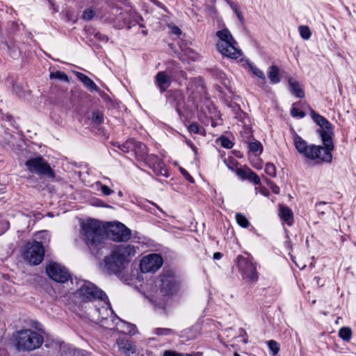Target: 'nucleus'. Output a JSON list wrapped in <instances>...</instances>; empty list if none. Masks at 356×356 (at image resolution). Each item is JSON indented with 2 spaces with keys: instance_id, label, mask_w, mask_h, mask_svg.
I'll use <instances>...</instances> for the list:
<instances>
[{
  "instance_id": "nucleus-1",
  "label": "nucleus",
  "mask_w": 356,
  "mask_h": 356,
  "mask_svg": "<svg viewBox=\"0 0 356 356\" xmlns=\"http://www.w3.org/2000/svg\"><path fill=\"white\" fill-rule=\"evenodd\" d=\"M136 254L135 247L130 244L116 245L111 255L104 259V267L108 273H118L123 270Z\"/></svg>"
},
{
  "instance_id": "nucleus-2",
  "label": "nucleus",
  "mask_w": 356,
  "mask_h": 356,
  "mask_svg": "<svg viewBox=\"0 0 356 356\" xmlns=\"http://www.w3.org/2000/svg\"><path fill=\"white\" fill-rule=\"evenodd\" d=\"M216 36L219 38L216 47L220 54L234 59L241 56V51L236 47L237 42L227 29L218 31Z\"/></svg>"
},
{
  "instance_id": "nucleus-3",
  "label": "nucleus",
  "mask_w": 356,
  "mask_h": 356,
  "mask_svg": "<svg viewBox=\"0 0 356 356\" xmlns=\"http://www.w3.org/2000/svg\"><path fill=\"white\" fill-rule=\"evenodd\" d=\"M81 234L88 246L92 247L100 245L105 234V226L96 220H88L81 225Z\"/></svg>"
},
{
  "instance_id": "nucleus-4",
  "label": "nucleus",
  "mask_w": 356,
  "mask_h": 356,
  "mask_svg": "<svg viewBox=\"0 0 356 356\" xmlns=\"http://www.w3.org/2000/svg\"><path fill=\"white\" fill-rule=\"evenodd\" d=\"M15 341L18 350L31 351L42 344L43 337L33 330L26 329L17 332Z\"/></svg>"
},
{
  "instance_id": "nucleus-5",
  "label": "nucleus",
  "mask_w": 356,
  "mask_h": 356,
  "mask_svg": "<svg viewBox=\"0 0 356 356\" xmlns=\"http://www.w3.org/2000/svg\"><path fill=\"white\" fill-rule=\"evenodd\" d=\"M236 264L243 280L249 283L257 282L259 273L257 270V263L254 261L252 257L238 255L236 257Z\"/></svg>"
},
{
  "instance_id": "nucleus-6",
  "label": "nucleus",
  "mask_w": 356,
  "mask_h": 356,
  "mask_svg": "<svg viewBox=\"0 0 356 356\" xmlns=\"http://www.w3.org/2000/svg\"><path fill=\"white\" fill-rule=\"evenodd\" d=\"M294 145L300 154L311 160L317 159L323 161L324 147L319 145H308L307 142L303 140L296 133L293 134Z\"/></svg>"
},
{
  "instance_id": "nucleus-7",
  "label": "nucleus",
  "mask_w": 356,
  "mask_h": 356,
  "mask_svg": "<svg viewBox=\"0 0 356 356\" xmlns=\"http://www.w3.org/2000/svg\"><path fill=\"white\" fill-rule=\"evenodd\" d=\"M317 132L320 134L321 140L324 145L323 161L330 163L332 159L331 152L334 149L332 142L333 129L332 124L328 122V124L323 123Z\"/></svg>"
},
{
  "instance_id": "nucleus-8",
  "label": "nucleus",
  "mask_w": 356,
  "mask_h": 356,
  "mask_svg": "<svg viewBox=\"0 0 356 356\" xmlns=\"http://www.w3.org/2000/svg\"><path fill=\"white\" fill-rule=\"evenodd\" d=\"M105 233L114 241H127L131 237V230L120 222H106Z\"/></svg>"
},
{
  "instance_id": "nucleus-9",
  "label": "nucleus",
  "mask_w": 356,
  "mask_h": 356,
  "mask_svg": "<svg viewBox=\"0 0 356 356\" xmlns=\"http://www.w3.org/2000/svg\"><path fill=\"white\" fill-rule=\"evenodd\" d=\"M44 255V249L41 243L32 241L26 243L23 253L24 259L33 265H38L42 262Z\"/></svg>"
},
{
  "instance_id": "nucleus-10",
  "label": "nucleus",
  "mask_w": 356,
  "mask_h": 356,
  "mask_svg": "<svg viewBox=\"0 0 356 356\" xmlns=\"http://www.w3.org/2000/svg\"><path fill=\"white\" fill-rule=\"evenodd\" d=\"M76 293L84 302L98 301L100 299H104V297L106 298V295L103 291L88 281H83Z\"/></svg>"
},
{
  "instance_id": "nucleus-11",
  "label": "nucleus",
  "mask_w": 356,
  "mask_h": 356,
  "mask_svg": "<svg viewBox=\"0 0 356 356\" xmlns=\"http://www.w3.org/2000/svg\"><path fill=\"white\" fill-rule=\"evenodd\" d=\"M27 170L32 172L40 175H45L50 178L54 177V172L42 157L36 156L28 159L25 162Z\"/></svg>"
},
{
  "instance_id": "nucleus-12",
  "label": "nucleus",
  "mask_w": 356,
  "mask_h": 356,
  "mask_svg": "<svg viewBox=\"0 0 356 356\" xmlns=\"http://www.w3.org/2000/svg\"><path fill=\"white\" fill-rule=\"evenodd\" d=\"M160 291L163 294L172 296L179 291L180 285L172 270H163L160 275Z\"/></svg>"
},
{
  "instance_id": "nucleus-13",
  "label": "nucleus",
  "mask_w": 356,
  "mask_h": 356,
  "mask_svg": "<svg viewBox=\"0 0 356 356\" xmlns=\"http://www.w3.org/2000/svg\"><path fill=\"white\" fill-rule=\"evenodd\" d=\"M163 262L159 254H150L141 259L140 268L143 273H154L161 267Z\"/></svg>"
},
{
  "instance_id": "nucleus-14",
  "label": "nucleus",
  "mask_w": 356,
  "mask_h": 356,
  "mask_svg": "<svg viewBox=\"0 0 356 356\" xmlns=\"http://www.w3.org/2000/svg\"><path fill=\"white\" fill-rule=\"evenodd\" d=\"M47 275L57 282L65 283L70 279L68 270L57 263H51L46 268Z\"/></svg>"
},
{
  "instance_id": "nucleus-15",
  "label": "nucleus",
  "mask_w": 356,
  "mask_h": 356,
  "mask_svg": "<svg viewBox=\"0 0 356 356\" xmlns=\"http://www.w3.org/2000/svg\"><path fill=\"white\" fill-rule=\"evenodd\" d=\"M97 314V320L102 322L106 320L110 316L113 314V312L108 302V297L100 299L97 304L95 305L92 316L95 317Z\"/></svg>"
},
{
  "instance_id": "nucleus-16",
  "label": "nucleus",
  "mask_w": 356,
  "mask_h": 356,
  "mask_svg": "<svg viewBox=\"0 0 356 356\" xmlns=\"http://www.w3.org/2000/svg\"><path fill=\"white\" fill-rule=\"evenodd\" d=\"M115 345L120 354L124 356H131L136 351V346L127 335L120 337L116 340Z\"/></svg>"
},
{
  "instance_id": "nucleus-17",
  "label": "nucleus",
  "mask_w": 356,
  "mask_h": 356,
  "mask_svg": "<svg viewBox=\"0 0 356 356\" xmlns=\"http://www.w3.org/2000/svg\"><path fill=\"white\" fill-rule=\"evenodd\" d=\"M143 161L152 165V168L156 173L168 177L167 170L164 168V163L158 156L147 154V158Z\"/></svg>"
},
{
  "instance_id": "nucleus-18",
  "label": "nucleus",
  "mask_w": 356,
  "mask_h": 356,
  "mask_svg": "<svg viewBox=\"0 0 356 356\" xmlns=\"http://www.w3.org/2000/svg\"><path fill=\"white\" fill-rule=\"evenodd\" d=\"M155 83L159 87L160 92H165L171 84L170 76L167 71L159 72L155 76Z\"/></svg>"
},
{
  "instance_id": "nucleus-19",
  "label": "nucleus",
  "mask_w": 356,
  "mask_h": 356,
  "mask_svg": "<svg viewBox=\"0 0 356 356\" xmlns=\"http://www.w3.org/2000/svg\"><path fill=\"white\" fill-rule=\"evenodd\" d=\"M132 151L135 152L138 160L143 161L147 158L148 149L147 146L141 142L134 139Z\"/></svg>"
},
{
  "instance_id": "nucleus-20",
  "label": "nucleus",
  "mask_w": 356,
  "mask_h": 356,
  "mask_svg": "<svg viewBox=\"0 0 356 356\" xmlns=\"http://www.w3.org/2000/svg\"><path fill=\"white\" fill-rule=\"evenodd\" d=\"M76 75L77 78L84 84V86L90 90H98L97 86L95 83L86 74L76 72Z\"/></svg>"
},
{
  "instance_id": "nucleus-21",
  "label": "nucleus",
  "mask_w": 356,
  "mask_h": 356,
  "mask_svg": "<svg viewBox=\"0 0 356 356\" xmlns=\"http://www.w3.org/2000/svg\"><path fill=\"white\" fill-rule=\"evenodd\" d=\"M280 218L284 220L287 225H291L293 222V216L291 210L286 206L281 205L280 207Z\"/></svg>"
},
{
  "instance_id": "nucleus-22",
  "label": "nucleus",
  "mask_w": 356,
  "mask_h": 356,
  "mask_svg": "<svg viewBox=\"0 0 356 356\" xmlns=\"http://www.w3.org/2000/svg\"><path fill=\"white\" fill-rule=\"evenodd\" d=\"M289 83L292 93H293L296 97L299 98L304 97V90L298 81H293L292 79H289Z\"/></svg>"
},
{
  "instance_id": "nucleus-23",
  "label": "nucleus",
  "mask_w": 356,
  "mask_h": 356,
  "mask_svg": "<svg viewBox=\"0 0 356 356\" xmlns=\"http://www.w3.org/2000/svg\"><path fill=\"white\" fill-rule=\"evenodd\" d=\"M279 72V68L275 65L269 67L268 77L272 83H277L280 81Z\"/></svg>"
},
{
  "instance_id": "nucleus-24",
  "label": "nucleus",
  "mask_w": 356,
  "mask_h": 356,
  "mask_svg": "<svg viewBox=\"0 0 356 356\" xmlns=\"http://www.w3.org/2000/svg\"><path fill=\"white\" fill-rule=\"evenodd\" d=\"M339 336L346 341H348L351 339L352 330L348 327H343L339 331Z\"/></svg>"
},
{
  "instance_id": "nucleus-25",
  "label": "nucleus",
  "mask_w": 356,
  "mask_h": 356,
  "mask_svg": "<svg viewBox=\"0 0 356 356\" xmlns=\"http://www.w3.org/2000/svg\"><path fill=\"white\" fill-rule=\"evenodd\" d=\"M49 77L51 79H55L63 81L65 82H69V79H68L67 75L65 72H61V71H56V72H51Z\"/></svg>"
},
{
  "instance_id": "nucleus-26",
  "label": "nucleus",
  "mask_w": 356,
  "mask_h": 356,
  "mask_svg": "<svg viewBox=\"0 0 356 356\" xmlns=\"http://www.w3.org/2000/svg\"><path fill=\"white\" fill-rule=\"evenodd\" d=\"M311 117L319 127L323 124V123L328 124V121L323 116L316 113L313 110L311 111Z\"/></svg>"
},
{
  "instance_id": "nucleus-27",
  "label": "nucleus",
  "mask_w": 356,
  "mask_h": 356,
  "mask_svg": "<svg viewBox=\"0 0 356 356\" xmlns=\"http://www.w3.org/2000/svg\"><path fill=\"white\" fill-rule=\"evenodd\" d=\"M246 179H248L249 181L253 182L254 184L257 185L261 184V180L259 176L250 168H248V177Z\"/></svg>"
},
{
  "instance_id": "nucleus-28",
  "label": "nucleus",
  "mask_w": 356,
  "mask_h": 356,
  "mask_svg": "<svg viewBox=\"0 0 356 356\" xmlns=\"http://www.w3.org/2000/svg\"><path fill=\"white\" fill-rule=\"evenodd\" d=\"M298 29L300 35L304 40H308L311 37V31L307 26H300Z\"/></svg>"
},
{
  "instance_id": "nucleus-29",
  "label": "nucleus",
  "mask_w": 356,
  "mask_h": 356,
  "mask_svg": "<svg viewBox=\"0 0 356 356\" xmlns=\"http://www.w3.org/2000/svg\"><path fill=\"white\" fill-rule=\"evenodd\" d=\"M236 220L237 223L244 228H247L249 225V221L246 217L241 213H236Z\"/></svg>"
},
{
  "instance_id": "nucleus-30",
  "label": "nucleus",
  "mask_w": 356,
  "mask_h": 356,
  "mask_svg": "<svg viewBox=\"0 0 356 356\" xmlns=\"http://www.w3.org/2000/svg\"><path fill=\"white\" fill-rule=\"evenodd\" d=\"M96 15V11L92 8H88L83 11V19L84 20H91Z\"/></svg>"
},
{
  "instance_id": "nucleus-31",
  "label": "nucleus",
  "mask_w": 356,
  "mask_h": 356,
  "mask_svg": "<svg viewBox=\"0 0 356 356\" xmlns=\"http://www.w3.org/2000/svg\"><path fill=\"white\" fill-rule=\"evenodd\" d=\"M133 143L134 138L129 139L122 145H119L118 147L124 152H129V151H132Z\"/></svg>"
},
{
  "instance_id": "nucleus-32",
  "label": "nucleus",
  "mask_w": 356,
  "mask_h": 356,
  "mask_svg": "<svg viewBox=\"0 0 356 356\" xmlns=\"http://www.w3.org/2000/svg\"><path fill=\"white\" fill-rule=\"evenodd\" d=\"M104 115L99 111H94L92 112V120L94 123L99 124L103 122Z\"/></svg>"
},
{
  "instance_id": "nucleus-33",
  "label": "nucleus",
  "mask_w": 356,
  "mask_h": 356,
  "mask_svg": "<svg viewBox=\"0 0 356 356\" xmlns=\"http://www.w3.org/2000/svg\"><path fill=\"white\" fill-rule=\"evenodd\" d=\"M265 172L270 177L276 176V168L273 163H268L265 167Z\"/></svg>"
},
{
  "instance_id": "nucleus-34",
  "label": "nucleus",
  "mask_w": 356,
  "mask_h": 356,
  "mask_svg": "<svg viewBox=\"0 0 356 356\" xmlns=\"http://www.w3.org/2000/svg\"><path fill=\"white\" fill-rule=\"evenodd\" d=\"M229 5H230V7L232 8V9L234 11V13H236L238 19H239V21L241 22V23H243L244 22V18L243 17V15L241 13V12L239 10V8L238 6L235 3H229Z\"/></svg>"
},
{
  "instance_id": "nucleus-35",
  "label": "nucleus",
  "mask_w": 356,
  "mask_h": 356,
  "mask_svg": "<svg viewBox=\"0 0 356 356\" xmlns=\"http://www.w3.org/2000/svg\"><path fill=\"white\" fill-rule=\"evenodd\" d=\"M268 347L274 355L277 354L280 350V346L278 343L274 340H270L268 341Z\"/></svg>"
},
{
  "instance_id": "nucleus-36",
  "label": "nucleus",
  "mask_w": 356,
  "mask_h": 356,
  "mask_svg": "<svg viewBox=\"0 0 356 356\" xmlns=\"http://www.w3.org/2000/svg\"><path fill=\"white\" fill-rule=\"evenodd\" d=\"M261 147H262L261 144L258 141L252 142V143H249V145H248L249 149L250 151H252V152H257L261 151Z\"/></svg>"
},
{
  "instance_id": "nucleus-37",
  "label": "nucleus",
  "mask_w": 356,
  "mask_h": 356,
  "mask_svg": "<svg viewBox=\"0 0 356 356\" xmlns=\"http://www.w3.org/2000/svg\"><path fill=\"white\" fill-rule=\"evenodd\" d=\"M250 69H251L252 72L255 76H257L259 77L260 79H261L262 80L265 81L266 76H265L264 73L261 70H260L257 67L250 65Z\"/></svg>"
},
{
  "instance_id": "nucleus-38",
  "label": "nucleus",
  "mask_w": 356,
  "mask_h": 356,
  "mask_svg": "<svg viewBox=\"0 0 356 356\" xmlns=\"http://www.w3.org/2000/svg\"><path fill=\"white\" fill-rule=\"evenodd\" d=\"M10 228V222L6 220L0 221V236L3 234Z\"/></svg>"
},
{
  "instance_id": "nucleus-39",
  "label": "nucleus",
  "mask_w": 356,
  "mask_h": 356,
  "mask_svg": "<svg viewBox=\"0 0 356 356\" xmlns=\"http://www.w3.org/2000/svg\"><path fill=\"white\" fill-rule=\"evenodd\" d=\"M173 333V331L169 328H156L154 334L157 335H169Z\"/></svg>"
},
{
  "instance_id": "nucleus-40",
  "label": "nucleus",
  "mask_w": 356,
  "mask_h": 356,
  "mask_svg": "<svg viewBox=\"0 0 356 356\" xmlns=\"http://www.w3.org/2000/svg\"><path fill=\"white\" fill-rule=\"evenodd\" d=\"M291 114L293 117L302 118L305 116V113L300 111L298 108L293 107L291 110Z\"/></svg>"
},
{
  "instance_id": "nucleus-41",
  "label": "nucleus",
  "mask_w": 356,
  "mask_h": 356,
  "mask_svg": "<svg viewBox=\"0 0 356 356\" xmlns=\"http://www.w3.org/2000/svg\"><path fill=\"white\" fill-rule=\"evenodd\" d=\"M220 144L222 147L227 149H231L233 147V143L226 137L220 138Z\"/></svg>"
},
{
  "instance_id": "nucleus-42",
  "label": "nucleus",
  "mask_w": 356,
  "mask_h": 356,
  "mask_svg": "<svg viewBox=\"0 0 356 356\" xmlns=\"http://www.w3.org/2000/svg\"><path fill=\"white\" fill-rule=\"evenodd\" d=\"M248 168H238L236 170V172L238 177H240L242 179H246L248 177Z\"/></svg>"
},
{
  "instance_id": "nucleus-43",
  "label": "nucleus",
  "mask_w": 356,
  "mask_h": 356,
  "mask_svg": "<svg viewBox=\"0 0 356 356\" xmlns=\"http://www.w3.org/2000/svg\"><path fill=\"white\" fill-rule=\"evenodd\" d=\"M189 132L193 133V134H198L200 133V127L199 124L197 122H193L190 124V126L188 128Z\"/></svg>"
},
{
  "instance_id": "nucleus-44",
  "label": "nucleus",
  "mask_w": 356,
  "mask_h": 356,
  "mask_svg": "<svg viewBox=\"0 0 356 356\" xmlns=\"http://www.w3.org/2000/svg\"><path fill=\"white\" fill-rule=\"evenodd\" d=\"M163 356H194V355L192 354L177 353L176 352H172L170 350H165L164 352Z\"/></svg>"
},
{
  "instance_id": "nucleus-45",
  "label": "nucleus",
  "mask_w": 356,
  "mask_h": 356,
  "mask_svg": "<svg viewBox=\"0 0 356 356\" xmlns=\"http://www.w3.org/2000/svg\"><path fill=\"white\" fill-rule=\"evenodd\" d=\"M180 172L181 175L191 183H194V179L190 175V174L183 168H179Z\"/></svg>"
},
{
  "instance_id": "nucleus-46",
  "label": "nucleus",
  "mask_w": 356,
  "mask_h": 356,
  "mask_svg": "<svg viewBox=\"0 0 356 356\" xmlns=\"http://www.w3.org/2000/svg\"><path fill=\"white\" fill-rule=\"evenodd\" d=\"M95 38L99 40V41H102V42H106L108 41V37L104 35V34H102L99 32H97L95 34Z\"/></svg>"
},
{
  "instance_id": "nucleus-47",
  "label": "nucleus",
  "mask_w": 356,
  "mask_h": 356,
  "mask_svg": "<svg viewBox=\"0 0 356 356\" xmlns=\"http://www.w3.org/2000/svg\"><path fill=\"white\" fill-rule=\"evenodd\" d=\"M101 191L105 195H110L111 193H113V191L111 190L109 187H108L106 185H102V186H101Z\"/></svg>"
},
{
  "instance_id": "nucleus-48",
  "label": "nucleus",
  "mask_w": 356,
  "mask_h": 356,
  "mask_svg": "<svg viewBox=\"0 0 356 356\" xmlns=\"http://www.w3.org/2000/svg\"><path fill=\"white\" fill-rule=\"evenodd\" d=\"M268 185L270 186L272 191L275 194H278L280 193V188L276 184H273L272 181L268 182Z\"/></svg>"
},
{
  "instance_id": "nucleus-49",
  "label": "nucleus",
  "mask_w": 356,
  "mask_h": 356,
  "mask_svg": "<svg viewBox=\"0 0 356 356\" xmlns=\"http://www.w3.org/2000/svg\"><path fill=\"white\" fill-rule=\"evenodd\" d=\"M172 33L175 34V35H180L181 33V31L180 30V29L177 26H173L172 28Z\"/></svg>"
},
{
  "instance_id": "nucleus-50",
  "label": "nucleus",
  "mask_w": 356,
  "mask_h": 356,
  "mask_svg": "<svg viewBox=\"0 0 356 356\" xmlns=\"http://www.w3.org/2000/svg\"><path fill=\"white\" fill-rule=\"evenodd\" d=\"M222 257V254L217 252L213 254V259H220Z\"/></svg>"
},
{
  "instance_id": "nucleus-51",
  "label": "nucleus",
  "mask_w": 356,
  "mask_h": 356,
  "mask_svg": "<svg viewBox=\"0 0 356 356\" xmlns=\"http://www.w3.org/2000/svg\"><path fill=\"white\" fill-rule=\"evenodd\" d=\"M151 1L154 3V4H155L157 6H159L160 8L163 7V4L161 2H159L158 0H151Z\"/></svg>"
},
{
  "instance_id": "nucleus-52",
  "label": "nucleus",
  "mask_w": 356,
  "mask_h": 356,
  "mask_svg": "<svg viewBox=\"0 0 356 356\" xmlns=\"http://www.w3.org/2000/svg\"><path fill=\"white\" fill-rule=\"evenodd\" d=\"M76 350H70V349H69V352H68V353H69V354L72 353L73 355H75V354H76Z\"/></svg>"
},
{
  "instance_id": "nucleus-53",
  "label": "nucleus",
  "mask_w": 356,
  "mask_h": 356,
  "mask_svg": "<svg viewBox=\"0 0 356 356\" xmlns=\"http://www.w3.org/2000/svg\"><path fill=\"white\" fill-rule=\"evenodd\" d=\"M314 280H316V282H317V284H320V280H321V279H320V277H316L314 278Z\"/></svg>"
},
{
  "instance_id": "nucleus-54",
  "label": "nucleus",
  "mask_w": 356,
  "mask_h": 356,
  "mask_svg": "<svg viewBox=\"0 0 356 356\" xmlns=\"http://www.w3.org/2000/svg\"><path fill=\"white\" fill-rule=\"evenodd\" d=\"M321 204H326V202H319V203L316 204V207H318V206H320V205H321Z\"/></svg>"
},
{
  "instance_id": "nucleus-55",
  "label": "nucleus",
  "mask_w": 356,
  "mask_h": 356,
  "mask_svg": "<svg viewBox=\"0 0 356 356\" xmlns=\"http://www.w3.org/2000/svg\"><path fill=\"white\" fill-rule=\"evenodd\" d=\"M234 356H241L238 353H234Z\"/></svg>"
},
{
  "instance_id": "nucleus-56",
  "label": "nucleus",
  "mask_w": 356,
  "mask_h": 356,
  "mask_svg": "<svg viewBox=\"0 0 356 356\" xmlns=\"http://www.w3.org/2000/svg\"><path fill=\"white\" fill-rule=\"evenodd\" d=\"M116 318L118 320V321H121L122 323H124L123 321H122L120 319H119L118 317Z\"/></svg>"
},
{
  "instance_id": "nucleus-57",
  "label": "nucleus",
  "mask_w": 356,
  "mask_h": 356,
  "mask_svg": "<svg viewBox=\"0 0 356 356\" xmlns=\"http://www.w3.org/2000/svg\"><path fill=\"white\" fill-rule=\"evenodd\" d=\"M65 356H67V354L66 353Z\"/></svg>"
}]
</instances>
